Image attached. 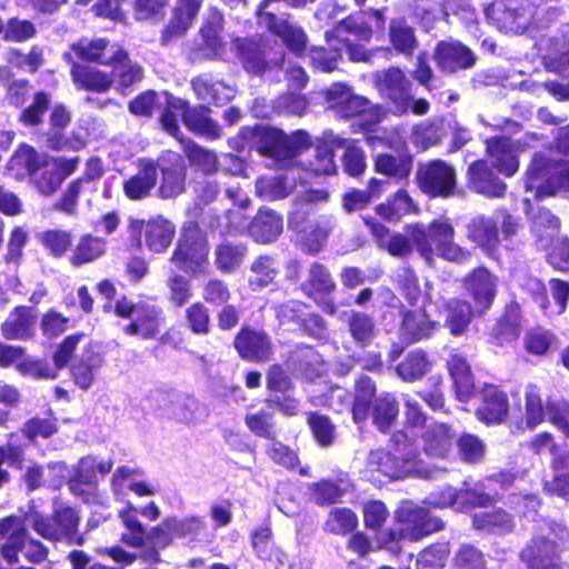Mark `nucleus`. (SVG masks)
<instances>
[{"mask_svg":"<svg viewBox=\"0 0 569 569\" xmlns=\"http://www.w3.org/2000/svg\"><path fill=\"white\" fill-rule=\"evenodd\" d=\"M357 526L358 517L348 508H333L326 522L327 530L338 535L351 532Z\"/></svg>","mask_w":569,"mask_h":569,"instance_id":"0e129e2a","label":"nucleus"},{"mask_svg":"<svg viewBox=\"0 0 569 569\" xmlns=\"http://www.w3.org/2000/svg\"><path fill=\"white\" fill-rule=\"evenodd\" d=\"M248 132L251 134L253 147L261 154L283 166L311 146L308 133L301 130L287 136L276 128L256 127Z\"/></svg>","mask_w":569,"mask_h":569,"instance_id":"20e7f679","label":"nucleus"},{"mask_svg":"<svg viewBox=\"0 0 569 569\" xmlns=\"http://www.w3.org/2000/svg\"><path fill=\"white\" fill-rule=\"evenodd\" d=\"M372 34V28L367 22L360 21L353 17H348L338 22L331 31L326 32V40L330 44H333V38H336L340 46L346 48L350 60L355 62H369L373 56V51L368 50L362 44L353 43L351 37L368 43Z\"/></svg>","mask_w":569,"mask_h":569,"instance_id":"9d476101","label":"nucleus"},{"mask_svg":"<svg viewBox=\"0 0 569 569\" xmlns=\"http://www.w3.org/2000/svg\"><path fill=\"white\" fill-rule=\"evenodd\" d=\"M417 179L420 189L432 197H449L456 187L455 169L442 160L422 163Z\"/></svg>","mask_w":569,"mask_h":569,"instance_id":"ddd939ff","label":"nucleus"},{"mask_svg":"<svg viewBox=\"0 0 569 569\" xmlns=\"http://www.w3.org/2000/svg\"><path fill=\"white\" fill-rule=\"evenodd\" d=\"M167 111L161 116L163 129L171 136L178 138L179 127L177 117L181 116L186 127L194 133L217 139L221 134L220 127L208 116V110L187 109L186 102L172 96H164Z\"/></svg>","mask_w":569,"mask_h":569,"instance_id":"423d86ee","label":"nucleus"},{"mask_svg":"<svg viewBox=\"0 0 569 569\" xmlns=\"http://www.w3.org/2000/svg\"><path fill=\"white\" fill-rule=\"evenodd\" d=\"M531 450L537 455H542L545 452H549L555 456L553 459V469L555 476L560 472L565 473L566 469H569V453L557 455V447L552 441V438L549 433H540L536 436L530 442Z\"/></svg>","mask_w":569,"mask_h":569,"instance_id":"052dcab7","label":"nucleus"},{"mask_svg":"<svg viewBox=\"0 0 569 569\" xmlns=\"http://www.w3.org/2000/svg\"><path fill=\"white\" fill-rule=\"evenodd\" d=\"M439 69L447 73L472 68L477 61L475 53L459 41H442L436 49Z\"/></svg>","mask_w":569,"mask_h":569,"instance_id":"a211bd4d","label":"nucleus"},{"mask_svg":"<svg viewBox=\"0 0 569 569\" xmlns=\"http://www.w3.org/2000/svg\"><path fill=\"white\" fill-rule=\"evenodd\" d=\"M47 154H39L32 147L22 144L10 158L7 169L18 180L36 173Z\"/></svg>","mask_w":569,"mask_h":569,"instance_id":"c9c22d12","label":"nucleus"},{"mask_svg":"<svg viewBox=\"0 0 569 569\" xmlns=\"http://www.w3.org/2000/svg\"><path fill=\"white\" fill-rule=\"evenodd\" d=\"M532 232L541 248L547 249L549 241L555 238L559 229V220L548 209H539L532 216Z\"/></svg>","mask_w":569,"mask_h":569,"instance_id":"603ef678","label":"nucleus"},{"mask_svg":"<svg viewBox=\"0 0 569 569\" xmlns=\"http://www.w3.org/2000/svg\"><path fill=\"white\" fill-rule=\"evenodd\" d=\"M136 471L128 467H120L116 470L112 477V488L117 496H122L124 488H129L139 497L152 496L156 493V488L143 481L134 479Z\"/></svg>","mask_w":569,"mask_h":569,"instance_id":"8fccbe9b","label":"nucleus"},{"mask_svg":"<svg viewBox=\"0 0 569 569\" xmlns=\"http://www.w3.org/2000/svg\"><path fill=\"white\" fill-rule=\"evenodd\" d=\"M426 299L428 303H425L422 309L403 313L400 332L409 343L430 337L438 327V322L430 319L431 310L429 308L431 305L437 306L442 300V297L439 292H433L431 286H428Z\"/></svg>","mask_w":569,"mask_h":569,"instance_id":"4468645a","label":"nucleus"},{"mask_svg":"<svg viewBox=\"0 0 569 569\" xmlns=\"http://www.w3.org/2000/svg\"><path fill=\"white\" fill-rule=\"evenodd\" d=\"M73 53L86 61H94L101 64H110L122 56V50L116 43L104 39L81 40L72 44Z\"/></svg>","mask_w":569,"mask_h":569,"instance_id":"a878e982","label":"nucleus"},{"mask_svg":"<svg viewBox=\"0 0 569 569\" xmlns=\"http://www.w3.org/2000/svg\"><path fill=\"white\" fill-rule=\"evenodd\" d=\"M491 499L492 498L489 495L479 492L475 489L458 492L448 487L441 491L439 496L432 495L429 503L436 508H446L453 506L455 503L482 507L489 503Z\"/></svg>","mask_w":569,"mask_h":569,"instance_id":"72a5a7b5","label":"nucleus"},{"mask_svg":"<svg viewBox=\"0 0 569 569\" xmlns=\"http://www.w3.org/2000/svg\"><path fill=\"white\" fill-rule=\"evenodd\" d=\"M203 0H176L171 19L163 31V41L183 36L197 18Z\"/></svg>","mask_w":569,"mask_h":569,"instance_id":"5701e85b","label":"nucleus"},{"mask_svg":"<svg viewBox=\"0 0 569 569\" xmlns=\"http://www.w3.org/2000/svg\"><path fill=\"white\" fill-rule=\"evenodd\" d=\"M466 288L476 307L487 309L495 298L497 280L487 269L479 268L466 278Z\"/></svg>","mask_w":569,"mask_h":569,"instance_id":"c85d7f7f","label":"nucleus"},{"mask_svg":"<svg viewBox=\"0 0 569 569\" xmlns=\"http://www.w3.org/2000/svg\"><path fill=\"white\" fill-rule=\"evenodd\" d=\"M457 448L461 459L466 462H478L486 452L483 441L471 433L461 435L457 440Z\"/></svg>","mask_w":569,"mask_h":569,"instance_id":"774afa93","label":"nucleus"},{"mask_svg":"<svg viewBox=\"0 0 569 569\" xmlns=\"http://www.w3.org/2000/svg\"><path fill=\"white\" fill-rule=\"evenodd\" d=\"M397 519L401 528L388 531L379 538V546H388L400 539L411 541L419 540L433 531L442 528V521L428 513L426 508L415 506L410 502L403 503L397 511Z\"/></svg>","mask_w":569,"mask_h":569,"instance_id":"0eeeda50","label":"nucleus"},{"mask_svg":"<svg viewBox=\"0 0 569 569\" xmlns=\"http://www.w3.org/2000/svg\"><path fill=\"white\" fill-rule=\"evenodd\" d=\"M259 24L279 37L283 44L296 54H300L305 50L307 34L299 24L290 20L289 16L278 17L271 12L261 11Z\"/></svg>","mask_w":569,"mask_h":569,"instance_id":"dca6fc26","label":"nucleus"},{"mask_svg":"<svg viewBox=\"0 0 569 569\" xmlns=\"http://www.w3.org/2000/svg\"><path fill=\"white\" fill-rule=\"evenodd\" d=\"M202 406L192 397L176 395L169 402L167 416L179 422H194L203 417Z\"/></svg>","mask_w":569,"mask_h":569,"instance_id":"37998d69","label":"nucleus"},{"mask_svg":"<svg viewBox=\"0 0 569 569\" xmlns=\"http://www.w3.org/2000/svg\"><path fill=\"white\" fill-rule=\"evenodd\" d=\"M106 252V241L91 234L82 236L70 257V262L74 267L93 262Z\"/></svg>","mask_w":569,"mask_h":569,"instance_id":"a18cd8bd","label":"nucleus"},{"mask_svg":"<svg viewBox=\"0 0 569 569\" xmlns=\"http://www.w3.org/2000/svg\"><path fill=\"white\" fill-rule=\"evenodd\" d=\"M330 142L346 148L343 163L350 176H359L363 172L366 168L365 153L359 147L338 137L331 139Z\"/></svg>","mask_w":569,"mask_h":569,"instance_id":"338daca9","label":"nucleus"},{"mask_svg":"<svg viewBox=\"0 0 569 569\" xmlns=\"http://www.w3.org/2000/svg\"><path fill=\"white\" fill-rule=\"evenodd\" d=\"M471 187L487 197L501 198L507 186L497 178L483 160L475 161L468 170Z\"/></svg>","mask_w":569,"mask_h":569,"instance_id":"bb28decb","label":"nucleus"},{"mask_svg":"<svg viewBox=\"0 0 569 569\" xmlns=\"http://www.w3.org/2000/svg\"><path fill=\"white\" fill-rule=\"evenodd\" d=\"M114 311L119 317L129 318L131 322L123 328L129 336L153 339L162 325V310L147 303H132L127 298L116 302Z\"/></svg>","mask_w":569,"mask_h":569,"instance_id":"1a4fd4ad","label":"nucleus"},{"mask_svg":"<svg viewBox=\"0 0 569 569\" xmlns=\"http://www.w3.org/2000/svg\"><path fill=\"white\" fill-rule=\"evenodd\" d=\"M376 392V387L370 378L361 377L357 381L356 395L352 403V416L356 422L363 421L369 413V405Z\"/></svg>","mask_w":569,"mask_h":569,"instance_id":"13d9d810","label":"nucleus"},{"mask_svg":"<svg viewBox=\"0 0 569 569\" xmlns=\"http://www.w3.org/2000/svg\"><path fill=\"white\" fill-rule=\"evenodd\" d=\"M522 151L520 141H512L508 138H495L487 141V153L500 173L510 177L519 169L518 156Z\"/></svg>","mask_w":569,"mask_h":569,"instance_id":"f3484780","label":"nucleus"},{"mask_svg":"<svg viewBox=\"0 0 569 569\" xmlns=\"http://www.w3.org/2000/svg\"><path fill=\"white\" fill-rule=\"evenodd\" d=\"M469 238L486 250L493 249L499 242L495 216H479L469 224Z\"/></svg>","mask_w":569,"mask_h":569,"instance_id":"c03bdc74","label":"nucleus"},{"mask_svg":"<svg viewBox=\"0 0 569 569\" xmlns=\"http://www.w3.org/2000/svg\"><path fill=\"white\" fill-rule=\"evenodd\" d=\"M303 213L300 210H296L289 218V226L299 232H305L303 240L307 250L311 253H316L321 250L331 230L335 227V220L331 217L320 218L315 226H311L309 231L302 228Z\"/></svg>","mask_w":569,"mask_h":569,"instance_id":"b1692460","label":"nucleus"},{"mask_svg":"<svg viewBox=\"0 0 569 569\" xmlns=\"http://www.w3.org/2000/svg\"><path fill=\"white\" fill-rule=\"evenodd\" d=\"M375 169L387 177L402 180L408 178L412 169V160L408 154H399L397 157L379 154L375 160Z\"/></svg>","mask_w":569,"mask_h":569,"instance_id":"09e8293b","label":"nucleus"},{"mask_svg":"<svg viewBox=\"0 0 569 569\" xmlns=\"http://www.w3.org/2000/svg\"><path fill=\"white\" fill-rule=\"evenodd\" d=\"M522 558L528 562L529 569H559L556 547L549 541H541L539 546L523 550Z\"/></svg>","mask_w":569,"mask_h":569,"instance_id":"3c124183","label":"nucleus"},{"mask_svg":"<svg viewBox=\"0 0 569 569\" xmlns=\"http://www.w3.org/2000/svg\"><path fill=\"white\" fill-rule=\"evenodd\" d=\"M372 416L375 425L381 431H387L398 416V406L395 398L389 393L376 398Z\"/></svg>","mask_w":569,"mask_h":569,"instance_id":"bf43d9fd","label":"nucleus"},{"mask_svg":"<svg viewBox=\"0 0 569 569\" xmlns=\"http://www.w3.org/2000/svg\"><path fill=\"white\" fill-rule=\"evenodd\" d=\"M508 412V399L505 392L495 386H488L482 391V405L477 410V417L482 422L499 423Z\"/></svg>","mask_w":569,"mask_h":569,"instance_id":"c756f323","label":"nucleus"},{"mask_svg":"<svg viewBox=\"0 0 569 569\" xmlns=\"http://www.w3.org/2000/svg\"><path fill=\"white\" fill-rule=\"evenodd\" d=\"M282 231V219L272 210H260L249 227L250 236L257 242L274 241Z\"/></svg>","mask_w":569,"mask_h":569,"instance_id":"f704fd0d","label":"nucleus"},{"mask_svg":"<svg viewBox=\"0 0 569 569\" xmlns=\"http://www.w3.org/2000/svg\"><path fill=\"white\" fill-rule=\"evenodd\" d=\"M407 233L429 266L435 263L436 257L456 263H462L470 257V252L455 241L456 230L448 219H435L427 226L409 224Z\"/></svg>","mask_w":569,"mask_h":569,"instance_id":"f03ea898","label":"nucleus"},{"mask_svg":"<svg viewBox=\"0 0 569 569\" xmlns=\"http://www.w3.org/2000/svg\"><path fill=\"white\" fill-rule=\"evenodd\" d=\"M525 188L527 192H533L537 198L569 189V162L536 154L527 171Z\"/></svg>","mask_w":569,"mask_h":569,"instance_id":"39448f33","label":"nucleus"},{"mask_svg":"<svg viewBox=\"0 0 569 569\" xmlns=\"http://www.w3.org/2000/svg\"><path fill=\"white\" fill-rule=\"evenodd\" d=\"M222 26L223 17L221 12L214 8L210 9L206 22L201 28V34L206 46L214 52H217L222 44L220 39Z\"/></svg>","mask_w":569,"mask_h":569,"instance_id":"69168bd1","label":"nucleus"},{"mask_svg":"<svg viewBox=\"0 0 569 569\" xmlns=\"http://www.w3.org/2000/svg\"><path fill=\"white\" fill-rule=\"evenodd\" d=\"M111 64H113V76L111 78L113 82L116 81L120 90L134 84L142 78L141 68L132 62L123 50L122 56L116 59Z\"/></svg>","mask_w":569,"mask_h":569,"instance_id":"5fc2aeb1","label":"nucleus"},{"mask_svg":"<svg viewBox=\"0 0 569 569\" xmlns=\"http://www.w3.org/2000/svg\"><path fill=\"white\" fill-rule=\"evenodd\" d=\"M227 197L233 201L237 208L229 209L222 217L218 218L217 229L221 234H236L249 231L248 217L242 210L249 204V198L239 188L226 190Z\"/></svg>","mask_w":569,"mask_h":569,"instance_id":"6ab92c4d","label":"nucleus"},{"mask_svg":"<svg viewBox=\"0 0 569 569\" xmlns=\"http://www.w3.org/2000/svg\"><path fill=\"white\" fill-rule=\"evenodd\" d=\"M389 40L395 50L405 56H411L418 44L413 29L403 19L391 20Z\"/></svg>","mask_w":569,"mask_h":569,"instance_id":"de8ad7c7","label":"nucleus"},{"mask_svg":"<svg viewBox=\"0 0 569 569\" xmlns=\"http://www.w3.org/2000/svg\"><path fill=\"white\" fill-rule=\"evenodd\" d=\"M447 312V326L451 333H461L470 322L472 310L468 302L460 300H450L445 303Z\"/></svg>","mask_w":569,"mask_h":569,"instance_id":"4d7b16f0","label":"nucleus"},{"mask_svg":"<svg viewBox=\"0 0 569 569\" xmlns=\"http://www.w3.org/2000/svg\"><path fill=\"white\" fill-rule=\"evenodd\" d=\"M448 369L456 387L457 397L467 400L475 390L470 366L459 353H451L448 359Z\"/></svg>","mask_w":569,"mask_h":569,"instance_id":"4c0bfd02","label":"nucleus"},{"mask_svg":"<svg viewBox=\"0 0 569 569\" xmlns=\"http://www.w3.org/2000/svg\"><path fill=\"white\" fill-rule=\"evenodd\" d=\"M487 19L499 29L522 32L532 16L528 0H496L485 9Z\"/></svg>","mask_w":569,"mask_h":569,"instance_id":"f8f14e48","label":"nucleus"},{"mask_svg":"<svg viewBox=\"0 0 569 569\" xmlns=\"http://www.w3.org/2000/svg\"><path fill=\"white\" fill-rule=\"evenodd\" d=\"M122 525L127 529L121 536V541L132 548H140L146 541V529L138 519V508L128 501L118 513Z\"/></svg>","mask_w":569,"mask_h":569,"instance_id":"79ce46f5","label":"nucleus"},{"mask_svg":"<svg viewBox=\"0 0 569 569\" xmlns=\"http://www.w3.org/2000/svg\"><path fill=\"white\" fill-rule=\"evenodd\" d=\"M41 172L36 178L38 190L46 196L53 193L62 183V173L58 172V166L46 156L40 163Z\"/></svg>","mask_w":569,"mask_h":569,"instance_id":"680f3d73","label":"nucleus"},{"mask_svg":"<svg viewBox=\"0 0 569 569\" xmlns=\"http://www.w3.org/2000/svg\"><path fill=\"white\" fill-rule=\"evenodd\" d=\"M22 531L23 520L19 517H8L0 522V538L7 539L1 548V555L11 565L19 560L20 533Z\"/></svg>","mask_w":569,"mask_h":569,"instance_id":"a19ab883","label":"nucleus"},{"mask_svg":"<svg viewBox=\"0 0 569 569\" xmlns=\"http://www.w3.org/2000/svg\"><path fill=\"white\" fill-rule=\"evenodd\" d=\"M34 317L27 307L16 308L1 326V333L8 340H22L31 337L34 330Z\"/></svg>","mask_w":569,"mask_h":569,"instance_id":"2f4dec72","label":"nucleus"},{"mask_svg":"<svg viewBox=\"0 0 569 569\" xmlns=\"http://www.w3.org/2000/svg\"><path fill=\"white\" fill-rule=\"evenodd\" d=\"M30 523L34 531L44 539L51 541L67 540L70 543H82V539L76 537L79 518L69 507H57L51 518L39 513L30 516Z\"/></svg>","mask_w":569,"mask_h":569,"instance_id":"9b49d317","label":"nucleus"},{"mask_svg":"<svg viewBox=\"0 0 569 569\" xmlns=\"http://www.w3.org/2000/svg\"><path fill=\"white\" fill-rule=\"evenodd\" d=\"M391 442L393 446L392 453L380 449L370 451L367 460L368 471L381 472L390 479L407 477L430 479L447 470L425 462L415 439L408 431L396 432Z\"/></svg>","mask_w":569,"mask_h":569,"instance_id":"f257e3e1","label":"nucleus"},{"mask_svg":"<svg viewBox=\"0 0 569 569\" xmlns=\"http://www.w3.org/2000/svg\"><path fill=\"white\" fill-rule=\"evenodd\" d=\"M71 77L76 86L88 91L104 92L113 83V79L108 73L97 68L78 63H73Z\"/></svg>","mask_w":569,"mask_h":569,"instance_id":"473e14b6","label":"nucleus"},{"mask_svg":"<svg viewBox=\"0 0 569 569\" xmlns=\"http://www.w3.org/2000/svg\"><path fill=\"white\" fill-rule=\"evenodd\" d=\"M326 98L329 108L345 118L355 117L369 106V100L366 97L355 94L349 87L342 83H333L327 90Z\"/></svg>","mask_w":569,"mask_h":569,"instance_id":"aec40b11","label":"nucleus"},{"mask_svg":"<svg viewBox=\"0 0 569 569\" xmlns=\"http://www.w3.org/2000/svg\"><path fill=\"white\" fill-rule=\"evenodd\" d=\"M451 428L443 422H429L421 435L423 452L436 459L448 457L453 445Z\"/></svg>","mask_w":569,"mask_h":569,"instance_id":"412c9836","label":"nucleus"},{"mask_svg":"<svg viewBox=\"0 0 569 569\" xmlns=\"http://www.w3.org/2000/svg\"><path fill=\"white\" fill-rule=\"evenodd\" d=\"M295 188V178L289 173L261 177L256 182L257 194L267 201L283 199Z\"/></svg>","mask_w":569,"mask_h":569,"instance_id":"58836bf2","label":"nucleus"},{"mask_svg":"<svg viewBox=\"0 0 569 569\" xmlns=\"http://www.w3.org/2000/svg\"><path fill=\"white\" fill-rule=\"evenodd\" d=\"M336 288V283L328 269L318 262H313L308 270V276L302 283V290L306 295H329Z\"/></svg>","mask_w":569,"mask_h":569,"instance_id":"49530a36","label":"nucleus"},{"mask_svg":"<svg viewBox=\"0 0 569 569\" xmlns=\"http://www.w3.org/2000/svg\"><path fill=\"white\" fill-rule=\"evenodd\" d=\"M101 363V356L93 351L91 347H88L83 355L78 358L71 367V373L76 385L83 390L89 389L94 381V373L100 368Z\"/></svg>","mask_w":569,"mask_h":569,"instance_id":"ea45409f","label":"nucleus"},{"mask_svg":"<svg viewBox=\"0 0 569 569\" xmlns=\"http://www.w3.org/2000/svg\"><path fill=\"white\" fill-rule=\"evenodd\" d=\"M197 97L206 102L226 103L234 97V89L211 74H201L192 80Z\"/></svg>","mask_w":569,"mask_h":569,"instance_id":"7c9ffc66","label":"nucleus"},{"mask_svg":"<svg viewBox=\"0 0 569 569\" xmlns=\"http://www.w3.org/2000/svg\"><path fill=\"white\" fill-rule=\"evenodd\" d=\"M129 229L133 236H143L147 248L157 253L167 250L176 233L174 226L161 216L149 220L131 219Z\"/></svg>","mask_w":569,"mask_h":569,"instance_id":"2eb2a0df","label":"nucleus"},{"mask_svg":"<svg viewBox=\"0 0 569 569\" xmlns=\"http://www.w3.org/2000/svg\"><path fill=\"white\" fill-rule=\"evenodd\" d=\"M413 203L407 191L399 190L387 202L376 208L377 213L388 221H397L412 211Z\"/></svg>","mask_w":569,"mask_h":569,"instance_id":"6e6d98bb","label":"nucleus"},{"mask_svg":"<svg viewBox=\"0 0 569 569\" xmlns=\"http://www.w3.org/2000/svg\"><path fill=\"white\" fill-rule=\"evenodd\" d=\"M208 246L196 227L184 228L171 261L180 270L197 277L208 270Z\"/></svg>","mask_w":569,"mask_h":569,"instance_id":"6e6552de","label":"nucleus"},{"mask_svg":"<svg viewBox=\"0 0 569 569\" xmlns=\"http://www.w3.org/2000/svg\"><path fill=\"white\" fill-rule=\"evenodd\" d=\"M38 239L50 254L56 258L64 256L72 244L71 232L60 229L41 232Z\"/></svg>","mask_w":569,"mask_h":569,"instance_id":"e2e57ef3","label":"nucleus"},{"mask_svg":"<svg viewBox=\"0 0 569 569\" xmlns=\"http://www.w3.org/2000/svg\"><path fill=\"white\" fill-rule=\"evenodd\" d=\"M234 347L247 360L263 361L270 357L271 345L264 332L242 329L236 337Z\"/></svg>","mask_w":569,"mask_h":569,"instance_id":"393cba45","label":"nucleus"},{"mask_svg":"<svg viewBox=\"0 0 569 569\" xmlns=\"http://www.w3.org/2000/svg\"><path fill=\"white\" fill-rule=\"evenodd\" d=\"M206 529V521L198 516L187 517L184 519H178L176 517L167 518L161 525L152 530V535L156 539H159L160 535L170 536L164 539L163 545H168L172 537L184 538V537H197Z\"/></svg>","mask_w":569,"mask_h":569,"instance_id":"cd10ccee","label":"nucleus"},{"mask_svg":"<svg viewBox=\"0 0 569 569\" xmlns=\"http://www.w3.org/2000/svg\"><path fill=\"white\" fill-rule=\"evenodd\" d=\"M138 172L123 182V192L131 200L150 196L158 181V168L154 161L139 160Z\"/></svg>","mask_w":569,"mask_h":569,"instance_id":"4be33fe9","label":"nucleus"},{"mask_svg":"<svg viewBox=\"0 0 569 569\" xmlns=\"http://www.w3.org/2000/svg\"><path fill=\"white\" fill-rule=\"evenodd\" d=\"M375 83L381 96L389 100L395 114H406L411 110L416 116H423L429 111L426 99H415L411 96V82L401 69L391 67L377 72Z\"/></svg>","mask_w":569,"mask_h":569,"instance_id":"7ed1b4c3","label":"nucleus"},{"mask_svg":"<svg viewBox=\"0 0 569 569\" xmlns=\"http://www.w3.org/2000/svg\"><path fill=\"white\" fill-rule=\"evenodd\" d=\"M233 49L247 72L261 74L267 69V61L260 46L250 39H236Z\"/></svg>","mask_w":569,"mask_h":569,"instance_id":"e433bc0d","label":"nucleus"},{"mask_svg":"<svg viewBox=\"0 0 569 569\" xmlns=\"http://www.w3.org/2000/svg\"><path fill=\"white\" fill-rule=\"evenodd\" d=\"M431 363L425 351L412 350L397 367L398 375L407 381H413L425 376L430 370Z\"/></svg>","mask_w":569,"mask_h":569,"instance_id":"864d4df0","label":"nucleus"}]
</instances>
